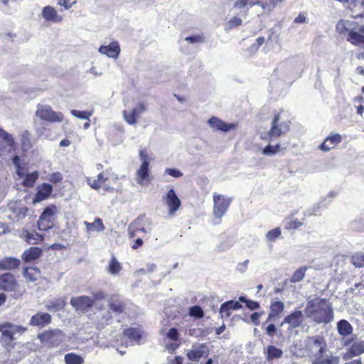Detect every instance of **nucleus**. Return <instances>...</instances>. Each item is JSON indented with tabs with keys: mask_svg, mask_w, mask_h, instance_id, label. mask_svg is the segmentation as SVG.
I'll use <instances>...</instances> for the list:
<instances>
[{
	"mask_svg": "<svg viewBox=\"0 0 364 364\" xmlns=\"http://www.w3.org/2000/svg\"><path fill=\"white\" fill-rule=\"evenodd\" d=\"M306 316L316 323H328L333 320V311L331 304L322 298H316L306 303Z\"/></svg>",
	"mask_w": 364,
	"mask_h": 364,
	"instance_id": "nucleus-1",
	"label": "nucleus"
},
{
	"mask_svg": "<svg viewBox=\"0 0 364 364\" xmlns=\"http://www.w3.org/2000/svg\"><path fill=\"white\" fill-rule=\"evenodd\" d=\"M336 31L346 38L348 42L364 50V35L357 31V22L341 20L336 24Z\"/></svg>",
	"mask_w": 364,
	"mask_h": 364,
	"instance_id": "nucleus-2",
	"label": "nucleus"
},
{
	"mask_svg": "<svg viewBox=\"0 0 364 364\" xmlns=\"http://www.w3.org/2000/svg\"><path fill=\"white\" fill-rule=\"evenodd\" d=\"M305 353L316 360H320L326 351V343L323 337H308L304 341Z\"/></svg>",
	"mask_w": 364,
	"mask_h": 364,
	"instance_id": "nucleus-3",
	"label": "nucleus"
},
{
	"mask_svg": "<svg viewBox=\"0 0 364 364\" xmlns=\"http://www.w3.org/2000/svg\"><path fill=\"white\" fill-rule=\"evenodd\" d=\"M282 0H267L265 2L262 0H236L234 3L235 9H246L244 12V16L247 12V10L249 7H252L253 6H259L261 8V14H263L265 11H270L273 9L279 2Z\"/></svg>",
	"mask_w": 364,
	"mask_h": 364,
	"instance_id": "nucleus-4",
	"label": "nucleus"
},
{
	"mask_svg": "<svg viewBox=\"0 0 364 364\" xmlns=\"http://www.w3.org/2000/svg\"><path fill=\"white\" fill-rule=\"evenodd\" d=\"M152 230V222L145 215L138 216L129 226L128 232L130 238L136 236L139 232L149 233Z\"/></svg>",
	"mask_w": 364,
	"mask_h": 364,
	"instance_id": "nucleus-5",
	"label": "nucleus"
},
{
	"mask_svg": "<svg viewBox=\"0 0 364 364\" xmlns=\"http://www.w3.org/2000/svg\"><path fill=\"white\" fill-rule=\"evenodd\" d=\"M41 342L49 347L58 346L64 341L65 335L59 328L45 331L38 335Z\"/></svg>",
	"mask_w": 364,
	"mask_h": 364,
	"instance_id": "nucleus-6",
	"label": "nucleus"
},
{
	"mask_svg": "<svg viewBox=\"0 0 364 364\" xmlns=\"http://www.w3.org/2000/svg\"><path fill=\"white\" fill-rule=\"evenodd\" d=\"M36 116L42 120L49 122H61L64 119L63 113L55 112L48 105L38 104L36 111Z\"/></svg>",
	"mask_w": 364,
	"mask_h": 364,
	"instance_id": "nucleus-7",
	"label": "nucleus"
},
{
	"mask_svg": "<svg viewBox=\"0 0 364 364\" xmlns=\"http://www.w3.org/2000/svg\"><path fill=\"white\" fill-rule=\"evenodd\" d=\"M289 130V122L282 120L280 114L274 116L272 121V126L267 134L268 137L272 140L285 135Z\"/></svg>",
	"mask_w": 364,
	"mask_h": 364,
	"instance_id": "nucleus-8",
	"label": "nucleus"
},
{
	"mask_svg": "<svg viewBox=\"0 0 364 364\" xmlns=\"http://www.w3.org/2000/svg\"><path fill=\"white\" fill-rule=\"evenodd\" d=\"M26 331V328L6 323L0 325V333L1 342L4 345H9L14 339L16 333H22Z\"/></svg>",
	"mask_w": 364,
	"mask_h": 364,
	"instance_id": "nucleus-9",
	"label": "nucleus"
},
{
	"mask_svg": "<svg viewBox=\"0 0 364 364\" xmlns=\"http://www.w3.org/2000/svg\"><path fill=\"white\" fill-rule=\"evenodd\" d=\"M8 218L13 222H19L26 216L28 208L23 203L13 201L8 205Z\"/></svg>",
	"mask_w": 364,
	"mask_h": 364,
	"instance_id": "nucleus-10",
	"label": "nucleus"
},
{
	"mask_svg": "<svg viewBox=\"0 0 364 364\" xmlns=\"http://www.w3.org/2000/svg\"><path fill=\"white\" fill-rule=\"evenodd\" d=\"M55 210L56 207L54 205L44 209L38 220V227L40 230L46 231L53 227Z\"/></svg>",
	"mask_w": 364,
	"mask_h": 364,
	"instance_id": "nucleus-11",
	"label": "nucleus"
},
{
	"mask_svg": "<svg viewBox=\"0 0 364 364\" xmlns=\"http://www.w3.org/2000/svg\"><path fill=\"white\" fill-rule=\"evenodd\" d=\"M213 203V215L215 218L220 219L227 212L230 204V200L224 196L214 193Z\"/></svg>",
	"mask_w": 364,
	"mask_h": 364,
	"instance_id": "nucleus-12",
	"label": "nucleus"
},
{
	"mask_svg": "<svg viewBox=\"0 0 364 364\" xmlns=\"http://www.w3.org/2000/svg\"><path fill=\"white\" fill-rule=\"evenodd\" d=\"M337 330L338 333L343 337L341 340V344L344 346H348L351 344L352 339L346 338L353 334V328L351 324L347 320H340L337 323Z\"/></svg>",
	"mask_w": 364,
	"mask_h": 364,
	"instance_id": "nucleus-13",
	"label": "nucleus"
},
{
	"mask_svg": "<svg viewBox=\"0 0 364 364\" xmlns=\"http://www.w3.org/2000/svg\"><path fill=\"white\" fill-rule=\"evenodd\" d=\"M70 304L76 311L85 312L93 306L94 300L88 296H80L71 298Z\"/></svg>",
	"mask_w": 364,
	"mask_h": 364,
	"instance_id": "nucleus-14",
	"label": "nucleus"
},
{
	"mask_svg": "<svg viewBox=\"0 0 364 364\" xmlns=\"http://www.w3.org/2000/svg\"><path fill=\"white\" fill-rule=\"evenodd\" d=\"M164 200L168 207V214L170 215H174L175 213L180 208L181 202L173 188H171L168 191L164 198Z\"/></svg>",
	"mask_w": 364,
	"mask_h": 364,
	"instance_id": "nucleus-15",
	"label": "nucleus"
},
{
	"mask_svg": "<svg viewBox=\"0 0 364 364\" xmlns=\"http://www.w3.org/2000/svg\"><path fill=\"white\" fill-rule=\"evenodd\" d=\"M304 319V316L301 311L296 310L287 316L281 323V326L288 324L289 328L294 329L301 325Z\"/></svg>",
	"mask_w": 364,
	"mask_h": 364,
	"instance_id": "nucleus-16",
	"label": "nucleus"
},
{
	"mask_svg": "<svg viewBox=\"0 0 364 364\" xmlns=\"http://www.w3.org/2000/svg\"><path fill=\"white\" fill-rule=\"evenodd\" d=\"M208 353V347L204 343H200L193 345L186 355L191 361H198L203 356H206Z\"/></svg>",
	"mask_w": 364,
	"mask_h": 364,
	"instance_id": "nucleus-17",
	"label": "nucleus"
},
{
	"mask_svg": "<svg viewBox=\"0 0 364 364\" xmlns=\"http://www.w3.org/2000/svg\"><path fill=\"white\" fill-rule=\"evenodd\" d=\"M208 125L215 131L228 132L236 127L235 124H228L216 117H212L208 121Z\"/></svg>",
	"mask_w": 364,
	"mask_h": 364,
	"instance_id": "nucleus-18",
	"label": "nucleus"
},
{
	"mask_svg": "<svg viewBox=\"0 0 364 364\" xmlns=\"http://www.w3.org/2000/svg\"><path fill=\"white\" fill-rule=\"evenodd\" d=\"M16 287V282L13 274L6 273L0 276V290L13 291Z\"/></svg>",
	"mask_w": 364,
	"mask_h": 364,
	"instance_id": "nucleus-19",
	"label": "nucleus"
},
{
	"mask_svg": "<svg viewBox=\"0 0 364 364\" xmlns=\"http://www.w3.org/2000/svg\"><path fill=\"white\" fill-rule=\"evenodd\" d=\"M99 53L106 55L109 58H117L120 53L118 42L113 41L108 46H101L98 49Z\"/></svg>",
	"mask_w": 364,
	"mask_h": 364,
	"instance_id": "nucleus-20",
	"label": "nucleus"
},
{
	"mask_svg": "<svg viewBox=\"0 0 364 364\" xmlns=\"http://www.w3.org/2000/svg\"><path fill=\"white\" fill-rule=\"evenodd\" d=\"M19 237L29 244H37L38 242H41L43 237L41 235L38 234L35 231H30L26 228H23L20 234Z\"/></svg>",
	"mask_w": 364,
	"mask_h": 364,
	"instance_id": "nucleus-21",
	"label": "nucleus"
},
{
	"mask_svg": "<svg viewBox=\"0 0 364 364\" xmlns=\"http://www.w3.org/2000/svg\"><path fill=\"white\" fill-rule=\"evenodd\" d=\"M141 338V336L139 333V331L136 328H127L123 332V339L127 343V345L139 343Z\"/></svg>",
	"mask_w": 364,
	"mask_h": 364,
	"instance_id": "nucleus-22",
	"label": "nucleus"
},
{
	"mask_svg": "<svg viewBox=\"0 0 364 364\" xmlns=\"http://www.w3.org/2000/svg\"><path fill=\"white\" fill-rule=\"evenodd\" d=\"M242 308L240 301H235L233 300L228 301L223 303L220 309V314L221 317L228 318L231 314L232 310H237Z\"/></svg>",
	"mask_w": 364,
	"mask_h": 364,
	"instance_id": "nucleus-23",
	"label": "nucleus"
},
{
	"mask_svg": "<svg viewBox=\"0 0 364 364\" xmlns=\"http://www.w3.org/2000/svg\"><path fill=\"white\" fill-rule=\"evenodd\" d=\"M53 191V186L50 183H43L38 188L37 193L35 196L34 203L46 200L50 196Z\"/></svg>",
	"mask_w": 364,
	"mask_h": 364,
	"instance_id": "nucleus-24",
	"label": "nucleus"
},
{
	"mask_svg": "<svg viewBox=\"0 0 364 364\" xmlns=\"http://www.w3.org/2000/svg\"><path fill=\"white\" fill-rule=\"evenodd\" d=\"M51 321V316L48 313H37L30 320V325L43 327Z\"/></svg>",
	"mask_w": 364,
	"mask_h": 364,
	"instance_id": "nucleus-25",
	"label": "nucleus"
},
{
	"mask_svg": "<svg viewBox=\"0 0 364 364\" xmlns=\"http://www.w3.org/2000/svg\"><path fill=\"white\" fill-rule=\"evenodd\" d=\"M341 136L335 134L328 136L320 145V149L323 151H328L341 141Z\"/></svg>",
	"mask_w": 364,
	"mask_h": 364,
	"instance_id": "nucleus-26",
	"label": "nucleus"
},
{
	"mask_svg": "<svg viewBox=\"0 0 364 364\" xmlns=\"http://www.w3.org/2000/svg\"><path fill=\"white\" fill-rule=\"evenodd\" d=\"M43 254L40 247H31L24 251L22 255V259L26 262H31L38 259Z\"/></svg>",
	"mask_w": 364,
	"mask_h": 364,
	"instance_id": "nucleus-27",
	"label": "nucleus"
},
{
	"mask_svg": "<svg viewBox=\"0 0 364 364\" xmlns=\"http://www.w3.org/2000/svg\"><path fill=\"white\" fill-rule=\"evenodd\" d=\"M20 265V260L12 257H4L0 260V270H13Z\"/></svg>",
	"mask_w": 364,
	"mask_h": 364,
	"instance_id": "nucleus-28",
	"label": "nucleus"
},
{
	"mask_svg": "<svg viewBox=\"0 0 364 364\" xmlns=\"http://www.w3.org/2000/svg\"><path fill=\"white\" fill-rule=\"evenodd\" d=\"M149 166V164H148L147 162L141 163L140 168L136 171V182L141 186H143L149 181L148 179Z\"/></svg>",
	"mask_w": 364,
	"mask_h": 364,
	"instance_id": "nucleus-29",
	"label": "nucleus"
},
{
	"mask_svg": "<svg viewBox=\"0 0 364 364\" xmlns=\"http://www.w3.org/2000/svg\"><path fill=\"white\" fill-rule=\"evenodd\" d=\"M109 309L115 314H119L124 309V304L118 296H112L109 300Z\"/></svg>",
	"mask_w": 364,
	"mask_h": 364,
	"instance_id": "nucleus-30",
	"label": "nucleus"
},
{
	"mask_svg": "<svg viewBox=\"0 0 364 364\" xmlns=\"http://www.w3.org/2000/svg\"><path fill=\"white\" fill-rule=\"evenodd\" d=\"M42 16L48 21L60 22L61 21L55 9L50 6H46L43 9Z\"/></svg>",
	"mask_w": 364,
	"mask_h": 364,
	"instance_id": "nucleus-31",
	"label": "nucleus"
},
{
	"mask_svg": "<svg viewBox=\"0 0 364 364\" xmlns=\"http://www.w3.org/2000/svg\"><path fill=\"white\" fill-rule=\"evenodd\" d=\"M350 347L348 349V353L352 356H357L364 353V341L356 340L352 341Z\"/></svg>",
	"mask_w": 364,
	"mask_h": 364,
	"instance_id": "nucleus-32",
	"label": "nucleus"
},
{
	"mask_svg": "<svg viewBox=\"0 0 364 364\" xmlns=\"http://www.w3.org/2000/svg\"><path fill=\"white\" fill-rule=\"evenodd\" d=\"M0 139H1L5 145L1 144L0 142V151L5 149V146L9 149L12 148L14 145V139L11 134L0 128Z\"/></svg>",
	"mask_w": 364,
	"mask_h": 364,
	"instance_id": "nucleus-33",
	"label": "nucleus"
},
{
	"mask_svg": "<svg viewBox=\"0 0 364 364\" xmlns=\"http://www.w3.org/2000/svg\"><path fill=\"white\" fill-rule=\"evenodd\" d=\"M65 305V302L62 299H55L52 300H48L46 304V308L51 311L55 312L61 310Z\"/></svg>",
	"mask_w": 364,
	"mask_h": 364,
	"instance_id": "nucleus-34",
	"label": "nucleus"
},
{
	"mask_svg": "<svg viewBox=\"0 0 364 364\" xmlns=\"http://www.w3.org/2000/svg\"><path fill=\"white\" fill-rule=\"evenodd\" d=\"M284 309V304L280 301H276L271 303L270 311L267 320H270L274 317L279 316Z\"/></svg>",
	"mask_w": 364,
	"mask_h": 364,
	"instance_id": "nucleus-35",
	"label": "nucleus"
},
{
	"mask_svg": "<svg viewBox=\"0 0 364 364\" xmlns=\"http://www.w3.org/2000/svg\"><path fill=\"white\" fill-rule=\"evenodd\" d=\"M84 224L86 226V230L88 232L92 231L102 232L105 230V226L100 218H95L92 223L85 221Z\"/></svg>",
	"mask_w": 364,
	"mask_h": 364,
	"instance_id": "nucleus-36",
	"label": "nucleus"
},
{
	"mask_svg": "<svg viewBox=\"0 0 364 364\" xmlns=\"http://www.w3.org/2000/svg\"><path fill=\"white\" fill-rule=\"evenodd\" d=\"M282 355L283 351L274 346H269L267 348V359L268 360L279 358L282 356Z\"/></svg>",
	"mask_w": 364,
	"mask_h": 364,
	"instance_id": "nucleus-37",
	"label": "nucleus"
},
{
	"mask_svg": "<svg viewBox=\"0 0 364 364\" xmlns=\"http://www.w3.org/2000/svg\"><path fill=\"white\" fill-rule=\"evenodd\" d=\"M122 269L120 263L114 257H112L107 267L108 272L113 275H117Z\"/></svg>",
	"mask_w": 364,
	"mask_h": 364,
	"instance_id": "nucleus-38",
	"label": "nucleus"
},
{
	"mask_svg": "<svg viewBox=\"0 0 364 364\" xmlns=\"http://www.w3.org/2000/svg\"><path fill=\"white\" fill-rule=\"evenodd\" d=\"M23 275L26 279L31 282H35L39 276V271L37 268L26 267L24 269Z\"/></svg>",
	"mask_w": 364,
	"mask_h": 364,
	"instance_id": "nucleus-39",
	"label": "nucleus"
},
{
	"mask_svg": "<svg viewBox=\"0 0 364 364\" xmlns=\"http://www.w3.org/2000/svg\"><path fill=\"white\" fill-rule=\"evenodd\" d=\"M65 362L66 364H82L84 358L77 354L70 353L65 355Z\"/></svg>",
	"mask_w": 364,
	"mask_h": 364,
	"instance_id": "nucleus-40",
	"label": "nucleus"
},
{
	"mask_svg": "<svg viewBox=\"0 0 364 364\" xmlns=\"http://www.w3.org/2000/svg\"><path fill=\"white\" fill-rule=\"evenodd\" d=\"M38 173L37 171L26 174L23 185L26 187H32L38 179Z\"/></svg>",
	"mask_w": 364,
	"mask_h": 364,
	"instance_id": "nucleus-41",
	"label": "nucleus"
},
{
	"mask_svg": "<svg viewBox=\"0 0 364 364\" xmlns=\"http://www.w3.org/2000/svg\"><path fill=\"white\" fill-rule=\"evenodd\" d=\"M306 269H307V268L306 267H301L299 268L298 269H296L294 272V274L291 278V282L292 283H296V282L301 281L305 276Z\"/></svg>",
	"mask_w": 364,
	"mask_h": 364,
	"instance_id": "nucleus-42",
	"label": "nucleus"
},
{
	"mask_svg": "<svg viewBox=\"0 0 364 364\" xmlns=\"http://www.w3.org/2000/svg\"><path fill=\"white\" fill-rule=\"evenodd\" d=\"M280 150H281L280 144H277L275 146L267 145L262 149V153L264 155L272 156L275 155Z\"/></svg>",
	"mask_w": 364,
	"mask_h": 364,
	"instance_id": "nucleus-43",
	"label": "nucleus"
},
{
	"mask_svg": "<svg viewBox=\"0 0 364 364\" xmlns=\"http://www.w3.org/2000/svg\"><path fill=\"white\" fill-rule=\"evenodd\" d=\"M70 113L73 117H75L78 119H86L90 121V117L92 115V111H78L75 109H72Z\"/></svg>",
	"mask_w": 364,
	"mask_h": 364,
	"instance_id": "nucleus-44",
	"label": "nucleus"
},
{
	"mask_svg": "<svg viewBox=\"0 0 364 364\" xmlns=\"http://www.w3.org/2000/svg\"><path fill=\"white\" fill-rule=\"evenodd\" d=\"M351 262L355 267H364V253L358 252L352 256Z\"/></svg>",
	"mask_w": 364,
	"mask_h": 364,
	"instance_id": "nucleus-45",
	"label": "nucleus"
},
{
	"mask_svg": "<svg viewBox=\"0 0 364 364\" xmlns=\"http://www.w3.org/2000/svg\"><path fill=\"white\" fill-rule=\"evenodd\" d=\"M242 20L238 16H233L225 24V30H231L237 28L242 24Z\"/></svg>",
	"mask_w": 364,
	"mask_h": 364,
	"instance_id": "nucleus-46",
	"label": "nucleus"
},
{
	"mask_svg": "<svg viewBox=\"0 0 364 364\" xmlns=\"http://www.w3.org/2000/svg\"><path fill=\"white\" fill-rule=\"evenodd\" d=\"M282 235V231L279 228L272 229L267 232L266 234V238L268 241L274 242L278 239Z\"/></svg>",
	"mask_w": 364,
	"mask_h": 364,
	"instance_id": "nucleus-47",
	"label": "nucleus"
},
{
	"mask_svg": "<svg viewBox=\"0 0 364 364\" xmlns=\"http://www.w3.org/2000/svg\"><path fill=\"white\" fill-rule=\"evenodd\" d=\"M239 301L240 302H244L246 304V306L250 310H255L259 308V304L257 301H255L250 299H246L243 296H240L239 297Z\"/></svg>",
	"mask_w": 364,
	"mask_h": 364,
	"instance_id": "nucleus-48",
	"label": "nucleus"
},
{
	"mask_svg": "<svg viewBox=\"0 0 364 364\" xmlns=\"http://www.w3.org/2000/svg\"><path fill=\"white\" fill-rule=\"evenodd\" d=\"M188 314L191 316L200 318L203 317L204 312L200 306H193L189 309Z\"/></svg>",
	"mask_w": 364,
	"mask_h": 364,
	"instance_id": "nucleus-49",
	"label": "nucleus"
},
{
	"mask_svg": "<svg viewBox=\"0 0 364 364\" xmlns=\"http://www.w3.org/2000/svg\"><path fill=\"white\" fill-rule=\"evenodd\" d=\"M123 116L124 120L129 124H136V114L134 113V112L132 110L130 112H128L126 110L123 111Z\"/></svg>",
	"mask_w": 364,
	"mask_h": 364,
	"instance_id": "nucleus-50",
	"label": "nucleus"
},
{
	"mask_svg": "<svg viewBox=\"0 0 364 364\" xmlns=\"http://www.w3.org/2000/svg\"><path fill=\"white\" fill-rule=\"evenodd\" d=\"M166 338L172 341H180L178 329L175 327L171 328L166 333Z\"/></svg>",
	"mask_w": 364,
	"mask_h": 364,
	"instance_id": "nucleus-51",
	"label": "nucleus"
},
{
	"mask_svg": "<svg viewBox=\"0 0 364 364\" xmlns=\"http://www.w3.org/2000/svg\"><path fill=\"white\" fill-rule=\"evenodd\" d=\"M185 41L189 43H201L204 42V38L200 35H195L185 38Z\"/></svg>",
	"mask_w": 364,
	"mask_h": 364,
	"instance_id": "nucleus-52",
	"label": "nucleus"
},
{
	"mask_svg": "<svg viewBox=\"0 0 364 364\" xmlns=\"http://www.w3.org/2000/svg\"><path fill=\"white\" fill-rule=\"evenodd\" d=\"M21 141H22V148L23 149H27L30 148V141H29V132L28 131H25L21 136Z\"/></svg>",
	"mask_w": 364,
	"mask_h": 364,
	"instance_id": "nucleus-53",
	"label": "nucleus"
},
{
	"mask_svg": "<svg viewBox=\"0 0 364 364\" xmlns=\"http://www.w3.org/2000/svg\"><path fill=\"white\" fill-rule=\"evenodd\" d=\"M302 225V223L296 219H291L289 221H288L286 224V228L287 229H296L299 227H300Z\"/></svg>",
	"mask_w": 364,
	"mask_h": 364,
	"instance_id": "nucleus-54",
	"label": "nucleus"
},
{
	"mask_svg": "<svg viewBox=\"0 0 364 364\" xmlns=\"http://www.w3.org/2000/svg\"><path fill=\"white\" fill-rule=\"evenodd\" d=\"M165 173L174 178H180L183 176L182 172L176 168H168L165 170Z\"/></svg>",
	"mask_w": 364,
	"mask_h": 364,
	"instance_id": "nucleus-55",
	"label": "nucleus"
},
{
	"mask_svg": "<svg viewBox=\"0 0 364 364\" xmlns=\"http://www.w3.org/2000/svg\"><path fill=\"white\" fill-rule=\"evenodd\" d=\"M181 345L180 341H173L170 343L166 344V348L171 353H173Z\"/></svg>",
	"mask_w": 364,
	"mask_h": 364,
	"instance_id": "nucleus-56",
	"label": "nucleus"
},
{
	"mask_svg": "<svg viewBox=\"0 0 364 364\" xmlns=\"http://www.w3.org/2000/svg\"><path fill=\"white\" fill-rule=\"evenodd\" d=\"M63 180L62 174L59 172L53 173L50 175L49 181L53 183H58Z\"/></svg>",
	"mask_w": 364,
	"mask_h": 364,
	"instance_id": "nucleus-57",
	"label": "nucleus"
},
{
	"mask_svg": "<svg viewBox=\"0 0 364 364\" xmlns=\"http://www.w3.org/2000/svg\"><path fill=\"white\" fill-rule=\"evenodd\" d=\"M87 183L95 190H98L101 187V183L99 182V180L97 179L87 178Z\"/></svg>",
	"mask_w": 364,
	"mask_h": 364,
	"instance_id": "nucleus-58",
	"label": "nucleus"
},
{
	"mask_svg": "<svg viewBox=\"0 0 364 364\" xmlns=\"http://www.w3.org/2000/svg\"><path fill=\"white\" fill-rule=\"evenodd\" d=\"M146 107L144 103H139L135 108L132 109L134 113H135L137 116L146 112Z\"/></svg>",
	"mask_w": 364,
	"mask_h": 364,
	"instance_id": "nucleus-59",
	"label": "nucleus"
},
{
	"mask_svg": "<svg viewBox=\"0 0 364 364\" xmlns=\"http://www.w3.org/2000/svg\"><path fill=\"white\" fill-rule=\"evenodd\" d=\"M112 316L111 315L110 311H107L104 312L102 315V324H108L109 321L112 320Z\"/></svg>",
	"mask_w": 364,
	"mask_h": 364,
	"instance_id": "nucleus-60",
	"label": "nucleus"
},
{
	"mask_svg": "<svg viewBox=\"0 0 364 364\" xmlns=\"http://www.w3.org/2000/svg\"><path fill=\"white\" fill-rule=\"evenodd\" d=\"M35 129L38 136H43L45 134L46 127L43 123H41L40 124H37L36 123Z\"/></svg>",
	"mask_w": 364,
	"mask_h": 364,
	"instance_id": "nucleus-61",
	"label": "nucleus"
},
{
	"mask_svg": "<svg viewBox=\"0 0 364 364\" xmlns=\"http://www.w3.org/2000/svg\"><path fill=\"white\" fill-rule=\"evenodd\" d=\"M261 315H262V314L258 313V312H254L253 314H251L250 318L255 325L258 326L259 324V318Z\"/></svg>",
	"mask_w": 364,
	"mask_h": 364,
	"instance_id": "nucleus-62",
	"label": "nucleus"
},
{
	"mask_svg": "<svg viewBox=\"0 0 364 364\" xmlns=\"http://www.w3.org/2000/svg\"><path fill=\"white\" fill-rule=\"evenodd\" d=\"M139 158H140V160L141 161V163L147 162L148 164H149V156L147 155V154L146 153V151L144 150L141 149L139 151Z\"/></svg>",
	"mask_w": 364,
	"mask_h": 364,
	"instance_id": "nucleus-63",
	"label": "nucleus"
},
{
	"mask_svg": "<svg viewBox=\"0 0 364 364\" xmlns=\"http://www.w3.org/2000/svg\"><path fill=\"white\" fill-rule=\"evenodd\" d=\"M276 331L277 327L273 323L269 324L266 329L267 334L271 337L274 336Z\"/></svg>",
	"mask_w": 364,
	"mask_h": 364,
	"instance_id": "nucleus-64",
	"label": "nucleus"
}]
</instances>
